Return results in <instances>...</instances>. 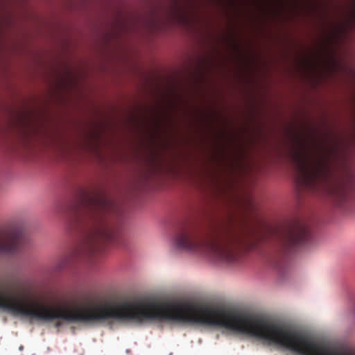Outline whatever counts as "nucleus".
Here are the masks:
<instances>
[{"mask_svg":"<svg viewBox=\"0 0 355 355\" xmlns=\"http://www.w3.org/2000/svg\"><path fill=\"white\" fill-rule=\"evenodd\" d=\"M259 237L255 230L248 227H227L207 236L195 229L184 227L175 233L173 243L178 250L205 254L218 262L233 263L239 257L240 248H252Z\"/></svg>","mask_w":355,"mask_h":355,"instance_id":"f257e3e1","label":"nucleus"},{"mask_svg":"<svg viewBox=\"0 0 355 355\" xmlns=\"http://www.w3.org/2000/svg\"><path fill=\"white\" fill-rule=\"evenodd\" d=\"M114 210V204L101 191H82L77 209L80 223L85 225L88 233L82 250L89 255L98 251L112 240L113 232L108 218Z\"/></svg>","mask_w":355,"mask_h":355,"instance_id":"f03ea898","label":"nucleus"},{"mask_svg":"<svg viewBox=\"0 0 355 355\" xmlns=\"http://www.w3.org/2000/svg\"><path fill=\"white\" fill-rule=\"evenodd\" d=\"M298 184L313 192L327 190L338 205H341L347 198L345 187L331 182V170L329 161L318 155L310 159L304 149L295 150L292 154Z\"/></svg>","mask_w":355,"mask_h":355,"instance_id":"7ed1b4c3","label":"nucleus"},{"mask_svg":"<svg viewBox=\"0 0 355 355\" xmlns=\"http://www.w3.org/2000/svg\"><path fill=\"white\" fill-rule=\"evenodd\" d=\"M311 239L309 227L302 222L293 223L281 236L282 247L292 250L307 243Z\"/></svg>","mask_w":355,"mask_h":355,"instance_id":"20e7f679","label":"nucleus"},{"mask_svg":"<svg viewBox=\"0 0 355 355\" xmlns=\"http://www.w3.org/2000/svg\"><path fill=\"white\" fill-rule=\"evenodd\" d=\"M20 246V232L15 222L0 228V256L10 257L17 252Z\"/></svg>","mask_w":355,"mask_h":355,"instance_id":"39448f33","label":"nucleus"},{"mask_svg":"<svg viewBox=\"0 0 355 355\" xmlns=\"http://www.w3.org/2000/svg\"><path fill=\"white\" fill-rule=\"evenodd\" d=\"M346 25L349 28H355V0H352L347 8Z\"/></svg>","mask_w":355,"mask_h":355,"instance_id":"423d86ee","label":"nucleus"},{"mask_svg":"<svg viewBox=\"0 0 355 355\" xmlns=\"http://www.w3.org/2000/svg\"><path fill=\"white\" fill-rule=\"evenodd\" d=\"M60 325H61V322H56V326H57V327H59V326H60Z\"/></svg>","mask_w":355,"mask_h":355,"instance_id":"0eeeda50","label":"nucleus"}]
</instances>
